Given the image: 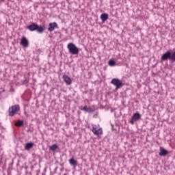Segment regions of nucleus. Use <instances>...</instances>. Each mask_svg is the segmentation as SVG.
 <instances>
[{
  "label": "nucleus",
  "mask_w": 175,
  "mask_h": 175,
  "mask_svg": "<svg viewBox=\"0 0 175 175\" xmlns=\"http://www.w3.org/2000/svg\"><path fill=\"white\" fill-rule=\"evenodd\" d=\"M28 29L31 31V32H33V31H36L38 33H43L46 29V27L42 25H38L36 23H33L27 27Z\"/></svg>",
  "instance_id": "nucleus-1"
},
{
  "label": "nucleus",
  "mask_w": 175,
  "mask_h": 175,
  "mask_svg": "<svg viewBox=\"0 0 175 175\" xmlns=\"http://www.w3.org/2000/svg\"><path fill=\"white\" fill-rule=\"evenodd\" d=\"M67 49L70 54H72V55L79 54V48H77V46H76V45L72 42L68 44Z\"/></svg>",
  "instance_id": "nucleus-2"
},
{
  "label": "nucleus",
  "mask_w": 175,
  "mask_h": 175,
  "mask_svg": "<svg viewBox=\"0 0 175 175\" xmlns=\"http://www.w3.org/2000/svg\"><path fill=\"white\" fill-rule=\"evenodd\" d=\"M92 132L95 135V136H100L103 133V130L99 126V124H92Z\"/></svg>",
  "instance_id": "nucleus-3"
},
{
  "label": "nucleus",
  "mask_w": 175,
  "mask_h": 175,
  "mask_svg": "<svg viewBox=\"0 0 175 175\" xmlns=\"http://www.w3.org/2000/svg\"><path fill=\"white\" fill-rule=\"evenodd\" d=\"M19 111H20V105H16L12 106V107L9 109V116H10L11 117H13V116H14L15 114H17V113H18Z\"/></svg>",
  "instance_id": "nucleus-4"
},
{
  "label": "nucleus",
  "mask_w": 175,
  "mask_h": 175,
  "mask_svg": "<svg viewBox=\"0 0 175 175\" xmlns=\"http://www.w3.org/2000/svg\"><path fill=\"white\" fill-rule=\"evenodd\" d=\"M111 84H113V85H115L116 90H119V88H121L122 87V81H120V79L117 78H113L111 81Z\"/></svg>",
  "instance_id": "nucleus-5"
},
{
  "label": "nucleus",
  "mask_w": 175,
  "mask_h": 175,
  "mask_svg": "<svg viewBox=\"0 0 175 175\" xmlns=\"http://www.w3.org/2000/svg\"><path fill=\"white\" fill-rule=\"evenodd\" d=\"M142 118V115L139 113H135L133 116L131 117V119L130 120L129 122L131 124V125H133L135 122L137 121H139Z\"/></svg>",
  "instance_id": "nucleus-6"
},
{
  "label": "nucleus",
  "mask_w": 175,
  "mask_h": 175,
  "mask_svg": "<svg viewBox=\"0 0 175 175\" xmlns=\"http://www.w3.org/2000/svg\"><path fill=\"white\" fill-rule=\"evenodd\" d=\"M167 59H171L172 61V52L170 51H167L161 57V61H167Z\"/></svg>",
  "instance_id": "nucleus-7"
},
{
  "label": "nucleus",
  "mask_w": 175,
  "mask_h": 175,
  "mask_svg": "<svg viewBox=\"0 0 175 175\" xmlns=\"http://www.w3.org/2000/svg\"><path fill=\"white\" fill-rule=\"evenodd\" d=\"M20 44L25 49H27V47H28V46L29 44V42H28V40L27 39V38L23 37L21 40Z\"/></svg>",
  "instance_id": "nucleus-8"
},
{
  "label": "nucleus",
  "mask_w": 175,
  "mask_h": 175,
  "mask_svg": "<svg viewBox=\"0 0 175 175\" xmlns=\"http://www.w3.org/2000/svg\"><path fill=\"white\" fill-rule=\"evenodd\" d=\"M57 27H58V25H57V23H55V22L51 23L49 25L48 31L49 32H53V31H54L55 29V28H57Z\"/></svg>",
  "instance_id": "nucleus-9"
},
{
  "label": "nucleus",
  "mask_w": 175,
  "mask_h": 175,
  "mask_svg": "<svg viewBox=\"0 0 175 175\" xmlns=\"http://www.w3.org/2000/svg\"><path fill=\"white\" fill-rule=\"evenodd\" d=\"M63 79L68 85H69L70 84H72V79H70V77H69V76L64 75Z\"/></svg>",
  "instance_id": "nucleus-10"
},
{
  "label": "nucleus",
  "mask_w": 175,
  "mask_h": 175,
  "mask_svg": "<svg viewBox=\"0 0 175 175\" xmlns=\"http://www.w3.org/2000/svg\"><path fill=\"white\" fill-rule=\"evenodd\" d=\"M167 151L163 148V147H160V152L159 153V155L160 157H165V155H167Z\"/></svg>",
  "instance_id": "nucleus-11"
},
{
  "label": "nucleus",
  "mask_w": 175,
  "mask_h": 175,
  "mask_svg": "<svg viewBox=\"0 0 175 175\" xmlns=\"http://www.w3.org/2000/svg\"><path fill=\"white\" fill-rule=\"evenodd\" d=\"M69 163L71 165V166H73V167L76 168L77 166V160H75V158H71L69 160Z\"/></svg>",
  "instance_id": "nucleus-12"
},
{
  "label": "nucleus",
  "mask_w": 175,
  "mask_h": 175,
  "mask_svg": "<svg viewBox=\"0 0 175 175\" xmlns=\"http://www.w3.org/2000/svg\"><path fill=\"white\" fill-rule=\"evenodd\" d=\"M109 18V14L104 13L100 15V19L103 23H105Z\"/></svg>",
  "instance_id": "nucleus-13"
},
{
  "label": "nucleus",
  "mask_w": 175,
  "mask_h": 175,
  "mask_svg": "<svg viewBox=\"0 0 175 175\" xmlns=\"http://www.w3.org/2000/svg\"><path fill=\"white\" fill-rule=\"evenodd\" d=\"M32 147H33V144L32 142L30 143H27L26 144L25 148V150H31V148H32Z\"/></svg>",
  "instance_id": "nucleus-14"
},
{
  "label": "nucleus",
  "mask_w": 175,
  "mask_h": 175,
  "mask_svg": "<svg viewBox=\"0 0 175 175\" xmlns=\"http://www.w3.org/2000/svg\"><path fill=\"white\" fill-rule=\"evenodd\" d=\"M81 110L88 113H91V111H92V109L87 107V106H85L83 109H81Z\"/></svg>",
  "instance_id": "nucleus-15"
},
{
  "label": "nucleus",
  "mask_w": 175,
  "mask_h": 175,
  "mask_svg": "<svg viewBox=\"0 0 175 175\" xmlns=\"http://www.w3.org/2000/svg\"><path fill=\"white\" fill-rule=\"evenodd\" d=\"M108 65H109V66H116V61H114L113 59H110L108 62Z\"/></svg>",
  "instance_id": "nucleus-16"
},
{
  "label": "nucleus",
  "mask_w": 175,
  "mask_h": 175,
  "mask_svg": "<svg viewBox=\"0 0 175 175\" xmlns=\"http://www.w3.org/2000/svg\"><path fill=\"white\" fill-rule=\"evenodd\" d=\"M16 126H22V125H24V121L23 120H18L15 123Z\"/></svg>",
  "instance_id": "nucleus-17"
},
{
  "label": "nucleus",
  "mask_w": 175,
  "mask_h": 175,
  "mask_svg": "<svg viewBox=\"0 0 175 175\" xmlns=\"http://www.w3.org/2000/svg\"><path fill=\"white\" fill-rule=\"evenodd\" d=\"M49 148L51 151H55V150H57V148H58V146L57 144H53L51 146H50Z\"/></svg>",
  "instance_id": "nucleus-18"
},
{
  "label": "nucleus",
  "mask_w": 175,
  "mask_h": 175,
  "mask_svg": "<svg viewBox=\"0 0 175 175\" xmlns=\"http://www.w3.org/2000/svg\"><path fill=\"white\" fill-rule=\"evenodd\" d=\"M172 61L175 62V48L173 49L172 52Z\"/></svg>",
  "instance_id": "nucleus-19"
}]
</instances>
